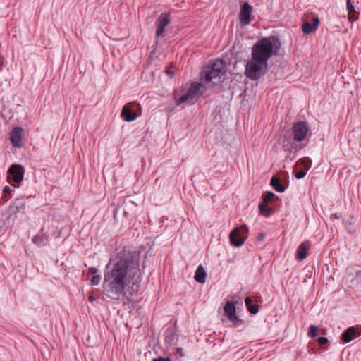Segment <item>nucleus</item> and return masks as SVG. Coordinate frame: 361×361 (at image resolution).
<instances>
[{
  "instance_id": "obj_1",
  "label": "nucleus",
  "mask_w": 361,
  "mask_h": 361,
  "mask_svg": "<svg viewBox=\"0 0 361 361\" xmlns=\"http://www.w3.org/2000/svg\"><path fill=\"white\" fill-rule=\"evenodd\" d=\"M139 260V253L127 247L110 258L104 273V296L115 301L124 299L130 281L133 287L130 294L133 295L138 291L141 281Z\"/></svg>"
},
{
  "instance_id": "obj_2",
  "label": "nucleus",
  "mask_w": 361,
  "mask_h": 361,
  "mask_svg": "<svg viewBox=\"0 0 361 361\" xmlns=\"http://www.w3.org/2000/svg\"><path fill=\"white\" fill-rule=\"evenodd\" d=\"M280 47V42L273 36L261 39L252 47L250 80H257L266 73L269 59L278 54Z\"/></svg>"
},
{
  "instance_id": "obj_3",
  "label": "nucleus",
  "mask_w": 361,
  "mask_h": 361,
  "mask_svg": "<svg viewBox=\"0 0 361 361\" xmlns=\"http://www.w3.org/2000/svg\"><path fill=\"white\" fill-rule=\"evenodd\" d=\"M226 63L222 59H216L211 64L208 65L201 72V82H193L189 89L180 97H175V102L177 106L182 104H192L197 99L203 94L202 88H207L212 86V81L219 78L220 75L225 72Z\"/></svg>"
},
{
  "instance_id": "obj_4",
  "label": "nucleus",
  "mask_w": 361,
  "mask_h": 361,
  "mask_svg": "<svg viewBox=\"0 0 361 361\" xmlns=\"http://www.w3.org/2000/svg\"><path fill=\"white\" fill-rule=\"evenodd\" d=\"M142 114V107L137 102L127 103L122 109L121 118L126 122L135 121Z\"/></svg>"
},
{
  "instance_id": "obj_5",
  "label": "nucleus",
  "mask_w": 361,
  "mask_h": 361,
  "mask_svg": "<svg viewBox=\"0 0 361 361\" xmlns=\"http://www.w3.org/2000/svg\"><path fill=\"white\" fill-rule=\"evenodd\" d=\"M247 227L245 225L233 229L229 235L231 243L235 246H241L247 238Z\"/></svg>"
},
{
  "instance_id": "obj_6",
  "label": "nucleus",
  "mask_w": 361,
  "mask_h": 361,
  "mask_svg": "<svg viewBox=\"0 0 361 361\" xmlns=\"http://www.w3.org/2000/svg\"><path fill=\"white\" fill-rule=\"evenodd\" d=\"M309 131V126L306 122L298 121L292 128V134L294 140L301 142L304 140Z\"/></svg>"
},
{
  "instance_id": "obj_7",
  "label": "nucleus",
  "mask_w": 361,
  "mask_h": 361,
  "mask_svg": "<svg viewBox=\"0 0 361 361\" xmlns=\"http://www.w3.org/2000/svg\"><path fill=\"white\" fill-rule=\"evenodd\" d=\"M24 173L25 169L21 165L12 164L8 171V178L15 183H19L23 180Z\"/></svg>"
},
{
  "instance_id": "obj_8",
  "label": "nucleus",
  "mask_w": 361,
  "mask_h": 361,
  "mask_svg": "<svg viewBox=\"0 0 361 361\" xmlns=\"http://www.w3.org/2000/svg\"><path fill=\"white\" fill-rule=\"evenodd\" d=\"M171 21L170 13H161L157 22H156V37H159L161 36L164 30V28L169 24Z\"/></svg>"
},
{
  "instance_id": "obj_9",
  "label": "nucleus",
  "mask_w": 361,
  "mask_h": 361,
  "mask_svg": "<svg viewBox=\"0 0 361 361\" xmlns=\"http://www.w3.org/2000/svg\"><path fill=\"white\" fill-rule=\"evenodd\" d=\"M23 129L21 127H15L12 130L10 136V140L12 145L18 148L22 147V137Z\"/></svg>"
},
{
  "instance_id": "obj_10",
  "label": "nucleus",
  "mask_w": 361,
  "mask_h": 361,
  "mask_svg": "<svg viewBox=\"0 0 361 361\" xmlns=\"http://www.w3.org/2000/svg\"><path fill=\"white\" fill-rule=\"evenodd\" d=\"M319 24V19L317 16L314 17L312 20V23L310 24L309 22L305 21L302 24V32L305 34H310L313 31L316 30L318 28Z\"/></svg>"
},
{
  "instance_id": "obj_11",
  "label": "nucleus",
  "mask_w": 361,
  "mask_h": 361,
  "mask_svg": "<svg viewBox=\"0 0 361 361\" xmlns=\"http://www.w3.org/2000/svg\"><path fill=\"white\" fill-rule=\"evenodd\" d=\"M235 310L236 308L235 304L232 302L228 301L224 307V312L231 322H234L237 319Z\"/></svg>"
},
{
  "instance_id": "obj_12",
  "label": "nucleus",
  "mask_w": 361,
  "mask_h": 361,
  "mask_svg": "<svg viewBox=\"0 0 361 361\" xmlns=\"http://www.w3.org/2000/svg\"><path fill=\"white\" fill-rule=\"evenodd\" d=\"M32 243L38 247L46 246L49 243V235L47 233H42L35 235L32 240Z\"/></svg>"
},
{
  "instance_id": "obj_13",
  "label": "nucleus",
  "mask_w": 361,
  "mask_h": 361,
  "mask_svg": "<svg viewBox=\"0 0 361 361\" xmlns=\"http://www.w3.org/2000/svg\"><path fill=\"white\" fill-rule=\"evenodd\" d=\"M359 335L357 334V329L355 327H349L341 335V339L345 343L350 342Z\"/></svg>"
},
{
  "instance_id": "obj_14",
  "label": "nucleus",
  "mask_w": 361,
  "mask_h": 361,
  "mask_svg": "<svg viewBox=\"0 0 361 361\" xmlns=\"http://www.w3.org/2000/svg\"><path fill=\"white\" fill-rule=\"evenodd\" d=\"M240 24L242 25H248V1H245L239 14Z\"/></svg>"
},
{
  "instance_id": "obj_15",
  "label": "nucleus",
  "mask_w": 361,
  "mask_h": 361,
  "mask_svg": "<svg viewBox=\"0 0 361 361\" xmlns=\"http://www.w3.org/2000/svg\"><path fill=\"white\" fill-rule=\"evenodd\" d=\"M346 8L348 13V19L350 21H355L358 19L359 13L356 11L351 0H347Z\"/></svg>"
},
{
  "instance_id": "obj_16",
  "label": "nucleus",
  "mask_w": 361,
  "mask_h": 361,
  "mask_svg": "<svg viewBox=\"0 0 361 361\" xmlns=\"http://www.w3.org/2000/svg\"><path fill=\"white\" fill-rule=\"evenodd\" d=\"M312 166V161L308 157H305L302 159H300L295 166V168L300 167V169H302L305 172L307 171Z\"/></svg>"
},
{
  "instance_id": "obj_17",
  "label": "nucleus",
  "mask_w": 361,
  "mask_h": 361,
  "mask_svg": "<svg viewBox=\"0 0 361 361\" xmlns=\"http://www.w3.org/2000/svg\"><path fill=\"white\" fill-rule=\"evenodd\" d=\"M206 271L202 265H199L195 271V279L199 283H204L205 282Z\"/></svg>"
},
{
  "instance_id": "obj_18",
  "label": "nucleus",
  "mask_w": 361,
  "mask_h": 361,
  "mask_svg": "<svg viewBox=\"0 0 361 361\" xmlns=\"http://www.w3.org/2000/svg\"><path fill=\"white\" fill-rule=\"evenodd\" d=\"M307 247L305 244L303 243L298 247L295 257L300 260H303L307 257Z\"/></svg>"
},
{
  "instance_id": "obj_19",
  "label": "nucleus",
  "mask_w": 361,
  "mask_h": 361,
  "mask_svg": "<svg viewBox=\"0 0 361 361\" xmlns=\"http://www.w3.org/2000/svg\"><path fill=\"white\" fill-rule=\"evenodd\" d=\"M271 185L276 192H282L285 190V187L280 183V179L276 176H273L270 181Z\"/></svg>"
},
{
  "instance_id": "obj_20",
  "label": "nucleus",
  "mask_w": 361,
  "mask_h": 361,
  "mask_svg": "<svg viewBox=\"0 0 361 361\" xmlns=\"http://www.w3.org/2000/svg\"><path fill=\"white\" fill-rule=\"evenodd\" d=\"M267 203L262 202L259 204L260 213L266 217L269 216L273 213V209L269 207Z\"/></svg>"
},
{
  "instance_id": "obj_21",
  "label": "nucleus",
  "mask_w": 361,
  "mask_h": 361,
  "mask_svg": "<svg viewBox=\"0 0 361 361\" xmlns=\"http://www.w3.org/2000/svg\"><path fill=\"white\" fill-rule=\"evenodd\" d=\"M257 296H250V313L257 314L259 312V306L253 304L254 302H257Z\"/></svg>"
},
{
  "instance_id": "obj_22",
  "label": "nucleus",
  "mask_w": 361,
  "mask_h": 361,
  "mask_svg": "<svg viewBox=\"0 0 361 361\" xmlns=\"http://www.w3.org/2000/svg\"><path fill=\"white\" fill-rule=\"evenodd\" d=\"M175 339H176L175 334L173 333L172 331L167 330L165 332V341L167 343H169L170 345L173 344Z\"/></svg>"
},
{
  "instance_id": "obj_23",
  "label": "nucleus",
  "mask_w": 361,
  "mask_h": 361,
  "mask_svg": "<svg viewBox=\"0 0 361 361\" xmlns=\"http://www.w3.org/2000/svg\"><path fill=\"white\" fill-rule=\"evenodd\" d=\"M14 207L16 209L14 210L15 212H25V204L23 202L21 201H16L14 202Z\"/></svg>"
},
{
  "instance_id": "obj_24",
  "label": "nucleus",
  "mask_w": 361,
  "mask_h": 361,
  "mask_svg": "<svg viewBox=\"0 0 361 361\" xmlns=\"http://www.w3.org/2000/svg\"><path fill=\"white\" fill-rule=\"evenodd\" d=\"M275 197V195L272 192H267L263 195V202L264 203H268L270 202L274 197Z\"/></svg>"
},
{
  "instance_id": "obj_25",
  "label": "nucleus",
  "mask_w": 361,
  "mask_h": 361,
  "mask_svg": "<svg viewBox=\"0 0 361 361\" xmlns=\"http://www.w3.org/2000/svg\"><path fill=\"white\" fill-rule=\"evenodd\" d=\"M317 327L314 325H310L308 331V336L311 338H314L317 336Z\"/></svg>"
},
{
  "instance_id": "obj_26",
  "label": "nucleus",
  "mask_w": 361,
  "mask_h": 361,
  "mask_svg": "<svg viewBox=\"0 0 361 361\" xmlns=\"http://www.w3.org/2000/svg\"><path fill=\"white\" fill-rule=\"evenodd\" d=\"M101 281V276L98 274L94 275L91 279V283L92 285H98Z\"/></svg>"
},
{
  "instance_id": "obj_27",
  "label": "nucleus",
  "mask_w": 361,
  "mask_h": 361,
  "mask_svg": "<svg viewBox=\"0 0 361 361\" xmlns=\"http://www.w3.org/2000/svg\"><path fill=\"white\" fill-rule=\"evenodd\" d=\"M305 174L306 172L302 169H300V171L295 172V176L298 179H301L305 177Z\"/></svg>"
},
{
  "instance_id": "obj_28",
  "label": "nucleus",
  "mask_w": 361,
  "mask_h": 361,
  "mask_svg": "<svg viewBox=\"0 0 361 361\" xmlns=\"http://www.w3.org/2000/svg\"><path fill=\"white\" fill-rule=\"evenodd\" d=\"M243 65L245 67V71H244L245 75L246 77H248V61L244 60Z\"/></svg>"
},
{
  "instance_id": "obj_29",
  "label": "nucleus",
  "mask_w": 361,
  "mask_h": 361,
  "mask_svg": "<svg viewBox=\"0 0 361 361\" xmlns=\"http://www.w3.org/2000/svg\"><path fill=\"white\" fill-rule=\"evenodd\" d=\"M317 341L320 345H324L328 342V339L326 337H319Z\"/></svg>"
},
{
  "instance_id": "obj_30",
  "label": "nucleus",
  "mask_w": 361,
  "mask_h": 361,
  "mask_svg": "<svg viewBox=\"0 0 361 361\" xmlns=\"http://www.w3.org/2000/svg\"><path fill=\"white\" fill-rule=\"evenodd\" d=\"M98 271H99L98 269L94 267H91L88 269L89 273L94 274V275H97L96 274L98 272Z\"/></svg>"
},
{
  "instance_id": "obj_31",
  "label": "nucleus",
  "mask_w": 361,
  "mask_h": 361,
  "mask_svg": "<svg viewBox=\"0 0 361 361\" xmlns=\"http://www.w3.org/2000/svg\"><path fill=\"white\" fill-rule=\"evenodd\" d=\"M12 192L11 188L9 186H5L3 190V192L6 197L7 195L10 194Z\"/></svg>"
},
{
  "instance_id": "obj_32",
  "label": "nucleus",
  "mask_w": 361,
  "mask_h": 361,
  "mask_svg": "<svg viewBox=\"0 0 361 361\" xmlns=\"http://www.w3.org/2000/svg\"><path fill=\"white\" fill-rule=\"evenodd\" d=\"M265 238V234L263 233H259L257 236V240L259 242L263 241Z\"/></svg>"
},
{
  "instance_id": "obj_33",
  "label": "nucleus",
  "mask_w": 361,
  "mask_h": 361,
  "mask_svg": "<svg viewBox=\"0 0 361 361\" xmlns=\"http://www.w3.org/2000/svg\"><path fill=\"white\" fill-rule=\"evenodd\" d=\"M153 361H171V360L169 357H158L156 359H154Z\"/></svg>"
},
{
  "instance_id": "obj_34",
  "label": "nucleus",
  "mask_w": 361,
  "mask_h": 361,
  "mask_svg": "<svg viewBox=\"0 0 361 361\" xmlns=\"http://www.w3.org/2000/svg\"><path fill=\"white\" fill-rule=\"evenodd\" d=\"M166 74L170 77V78H172L173 77L174 75V72L173 71H171V70H166Z\"/></svg>"
},
{
  "instance_id": "obj_35",
  "label": "nucleus",
  "mask_w": 361,
  "mask_h": 361,
  "mask_svg": "<svg viewBox=\"0 0 361 361\" xmlns=\"http://www.w3.org/2000/svg\"><path fill=\"white\" fill-rule=\"evenodd\" d=\"M95 300L96 299L93 295H89L88 300L90 301V302L92 303L94 301H95Z\"/></svg>"
},
{
  "instance_id": "obj_36",
  "label": "nucleus",
  "mask_w": 361,
  "mask_h": 361,
  "mask_svg": "<svg viewBox=\"0 0 361 361\" xmlns=\"http://www.w3.org/2000/svg\"><path fill=\"white\" fill-rule=\"evenodd\" d=\"M244 302H245V305L246 308L248 310V302H249L248 296L245 297Z\"/></svg>"
},
{
  "instance_id": "obj_37",
  "label": "nucleus",
  "mask_w": 361,
  "mask_h": 361,
  "mask_svg": "<svg viewBox=\"0 0 361 361\" xmlns=\"http://www.w3.org/2000/svg\"><path fill=\"white\" fill-rule=\"evenodd\" d=\"M249 9H250V21L251 20V12L252 10V7L250 6Z\"/></svg>"
},
{
  "instance_id": "obj_38",
  "label": "nucleus",
  "mask_w": 361,
  "mask_h": 361,
  "mask_svg": "<svg viewBox=\"0 0 361 361\" xmlns=\"http://www.w3.org/2000/svg\"><path fill=\"white\" fill-rule=\"evenodd\" d=\"M177 350L178 351V353H180L181 349L177 348Z\"/></svg>"
},
{
  "instance_id": "obj_39",
  "label": "nucleus",
  "mask_w": 361,
  "mask_h": 361,
  "mask_svg": "<svg viewBox=\"0 0 361 361\" xmlns=\"http://www.w3.org/2000/svg\"><path fill=\"white\" fill-rule=\"evenodd\" d=\"M177 350L178 351V353H180L181 349L177 348Z\"/></svg>"
}]
</instances>
